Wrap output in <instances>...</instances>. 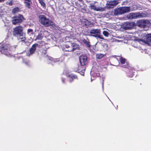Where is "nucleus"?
Segmentation results:
<instances>
[{
	"label": "nucleus",
	"mask_w": 151,
	"mask_h": 151,
	"mask_svg": "<svg viewBox=\"0 0 151 151\" xmlns=\"http://www.w3.org/2000/svg\"><path fill=\"white\" fill-rule=\"evenodd\" d=\"M138 25L140 27H148L151 26V23L150 21L147 20H140L138 21Z\"/></svg>",
	"instance_id": "9"
},
{
	"label": "nucleus",
	"mask_w": 151,
	"mask_h": 151,
	"mask_svg": "<svg viewBox=\"0 0 151 151\" xmlns=\"http://www.w3.org/2000/svg\"><path fill=\"white\" fill-rule=\"evenodd\" d=\"M24 63L26 65H29V61L25 62H24Z\"/></svg>",
	"instance_id": "29"
},
{
	"label": "nucleus",
	"mask_w": 151,
	"mask_h": 151,
	"mask_svg": "<svg viewBox=\"0 0 151 151\" xmlns=\"http://www.w3.org/2000/svg\"><path fill=\"white\" fill-rule=\"evenodd\" d=\"M146 39L144 40L143 39H140L136 37L134 40L137 41L141 44H149L151 43V34H148L146 36Z\"/></svg>",
	"instance_id": "5"
},
{
	"label": "nucleus",
	"mask_w": 151,
	"mask_h": 151,
	"mask_svg": "<svg viewBox=\"0 0 151 151\" xmlns=\"http://www.w3.org/2000/svg\"><path fill=\"white\" fill-rule=\"evenodd\" d=\"M129 24V22H126L124 25H125V24L128 25V24Z\"/></svg>",
	"instance_id": "31"
},
{
	"label": "nucleus",
	"mask_w": 151,
	"mask_h": 151,
	"mask_svg": "<svg viewBox=\"0 0 151 151\" xmlns=\"http://www.w3.org/2000/svg\"><path fill=\"white\" fill-rule=\"evenodd\" d=\"M23 28L21 26H17L14 29L13 31V35H19L20 36H22L23 34L22 33Z\"/></svg>",
	"instance_id": "10"
},
{
	"label": "nucleus",
	"mask_w": 151,
	"mask_h": 151,
	"mask_svg": "<svg viewBox=\"0 0 151 151\" xmlns=\"http://www.w3.org/2000/svg\"><path fill=\"white\" fill-rule=\"evenodd\" d=\"M83 42L85 44H86L88 47H90V45L89 44V42H88L86 40H83Z\"/></svg>",
	"instance_id": "23"
},
{
	"label": "nucleus",
	"mask_w": 151,
	"mask_h": 151,
	"mask_svg": "<svg viewBox=\"0 0 151 151\" xmlns=\"http://www.w3.org/2000/svg\"><path fill=\"white\" fill-rule=\"evenodd\" d=\"M84 71L85 70H82L81 71V74L82 75H84Z\"/></svg>",
	"instance_id": "28"
},
{
	"label": "nucleus",
	"mask_w": 151,
	"mask_h": 151,
	"mask_svg": "<svg viewBox=\"0 0 151 151\" xmlns=\"http://www.w3.org/2000/svg\"><path fill=\"white\" fill-rule=\"evenodd\" d=\"M128 18L130 19H136V13H130L128 15Z\"/></svg>",
	"instance_id": "17"
},
{
	"label": "nucleus",
	"mask_w": 151,
	"mask_h": 151,
	"mask_svg": "<svg viewBox=\"0 0 151 151\" xmlns=\"http://www.w3.org/2000/svg\"><path fill=\"white\" fill-rule=\"evenodd\" d=\"M66 76L68 77L70 80V82L72 81L74 79L77 78V77L76 76L73 74L67 75Z\"/></svg>",
	"instance_id": "16"
},
{
	"label": "nucleus",
	"mask_w": 151,
	"mask_h": 151,
	"mask_svg": "<svg viewBox=\"0 0 151 151\" xmlns=\"http://www.w3.org/2000/svg\"><path fill=\"white\" fill-rule=\"evenodd\" d=\"M130 11V7L129 6L118 8L114 10V14L115 15H117L129 12Z\"/></svg>",
	"instance_id": "3"
},
{
	"label": "nucleus",
	"mask_w": 151,
	"mask_h": 151,
	"mask_svg": "<svg viewBox=\"0 0 151 151\" xmlns=\"http://www.w3.org/2000/svg\"><path fill=\"white\" fill-rule=\"evenodd\" d=\"M24 3L25 4V6L27 7L28 9H29L30 6L32 4V2L31 0H24Z\"/></svg>",
	"instance_id": "15"
},
{
	"label": "nucleus",
	"mask_w": 151,
	"mask_h": 151,
	"mask_svg": "<svg viewBox=\"0 0 151 151\" xmlns=\"http://www.w3.org/2000/svg\"><path fill=\"white\" fill-rule=\"evenodd\" d=\"M91 9L96 11H103L105 10V7H102L101 6L96 7L93 4H91L90 6Z\"/></svg>",
	"instance_id": "11"
},
{
	"label": "nucleus",
	"mask_w": 151,
	"mask_h": 151,
	"mask_svg": "<svg viewBox=\"0 0 151 151\" xmlns=\"http://www.w3.org/2000/svg\"><path fill=\"white\" fill-rule=\"evenodd\" d=\"M49 58V61L50 60L51 61H52H52L53 60V61H54V62H55V60H53V59H52V58H51V57H50V58L49 57V58Z\"/></svg>",
	"instance_id": "27"
},
{
	"label": "nucleus",
	"mask_w": 151,
	"mask_h": 151,
	"mask_svg": "<svg viewBox=\"0 0 151 151\" xmlns=\"http://www.w3.org/2000/svg\"><path fill=\"white\" fill-rule=\"evenodd\" d=\"M19 11V9L18 7H16L14 8L12 11V13L14 14H15L18 12Z\"/></svg>",
	"instance_id": "21"
},
{
	"label": "nucleus",
	"mask_w": 151,
	"mask_h": 151,
	"mask_svg": "<svg viewBox=\"0 0 151 151\" xmlns=\"http://www.w3.org/2000/svg\"><path fill=\"white\" fill-rule=\"evenodd\" d=\"M129 27H125V28L126 29H127Z\"/></svg>",
	"instance_id": "34"
},
{
	"label": "nucleus",
	"mask_w": 151,
	"mask_h": 151,
	"mask_svg": "<svg viewBox=\"0 0 151 151\" xmlns=\"http://www.w3.org/2000/svg\"><path fill=\"white\" fill-rule=\"evenodd\" d=\"M136 18H140L145 16V14L143 13L138 12L136 13Z\"/></svg>",
	"instance_id": "19"
},
{
	"label": "nucleus",
	"mask_w": 151,
	"mask_h": 151,
	"mask_svg": "<svg viewBox=\"0 0 151 151\" xmlns=\"http://www.w3.org/2000/svg\"><path fill=\"white\" fill-rule=\"evenodd\" d=\"M4 0H0V2H2L4 1Z\"/></svg>",
	"instance_id": "33"
},
{
	"label": "nucleus",
	"mask_w": 151,
	"mask_h": 151,
	"mask_svg": "<svg viewBox=\"0 0 151 151\" xmlns=\"http://www.w3.org/2000/svg\"><path fill=\"white\" fill-rule=\"evenodd\" d=\"M118 0H110L107 1L105 8L107 9L113 8L119 3Z\"/></svg>",
	"instance_id": "7"
},
{
	"label": "nucleus",
	"mask_w": 151,
	"mask_h": 151,
	"mask_svg": "<svg viewBox=\"0 0 151 151\" xmlns=\"http://www.w3.org/2000/svg\"><path fill=\"white\" fill-rule=\"evenodd\" d=\"M24 19V18L21 15H18L12 17V22L14 24L16 25L21 23Z\"/></svg>",
	"instance_id": "8"
},
{
	"label": "nucleus",
	"mask_w": 151,
	"mask_h": 151,
	"mask_svg": "<svg viewBox=\"0 0 151 151\" xmlns=\"http://www.w3.org/2000/svg\"><path fill=\"white\" fill-rule=\"evenodd\" d=\"M79 70H80V69H78V72H79Z\"/></svg>",
	"instance_id": "35"
},
{
	"label": "nucleus",
	"mask_w": 151,
	"mask_h": 151,
	"mask_svg": "<svg viewBox=\"0 0 151 151\" xmlns=\"http://www.w3.org/2000/svg\"><path fill=\"white\" fill-rule=\"evenodd\" d=\"M38 45V44H35L32 45V47L29 50V52L30 54H32L34 52Z\"/></svg>",
	"instance_id": "14"
},
{
	"label": "nucleus",
	"mask_w": 151,
	"mask_h": 151,
	"mask_svg": "<svg viewBox=\"0 0 151 151\" xmlns=\"http://www.w3.org/2000/svg\"><path fill=\"white\" fill-rule=\"evenodd\" d=\"M8 4L10 5H12V1H10L8 3Z\"/></svg>",
	"instance_id": "30"
},
{
	"label": "nucleus",
	"mask_w": 151,
	"mask_h": 151,
	"mask_svg": "<svg viewBox=\"0 0 151 151\" xmlns=\"http://www.w3.org/2000/svg\"><path fill=\"white\" fill-rule=\"evenodd\" d=\"M101 32L100 29H92L90 32L91 36L103 40V36L101 35Z\"/></svg>",
	"instance_id": "6"
},
{
	"label": "nucleus",
	"mask_w": 151,
	"mask_h": 151,
	"mask_svg": "<svg viewBox=\"0 0 151 151\" xmlns=\"http://www.w3.org/2000/svg\"><path fill=\"white\" fill-rule=\"evenodd\" d=\"M103 35L106 37H108L109 36V33L107 31H103Z\"/></svg>",
	"instance_id": "24"
},
{
	"label": "nucleus",
	"mask_w": 151,
	"mask_h": 151,
	"mask_svg": "<svg viewBox=\"0 0 151 151\" xmlns=\"http://www.w3.org/2000/svg\"><path fill=\"white\" fill-rule=\"evenodd\" d=\"M41 6L44 9H45L46 7V4L44 1V0H38Z\"/></svg>",
	"instance_id": "18"
},
{
	"label": "nucleus",
	"mask_w": 151,
	"mask_h": 151,
	"mask_svg": "<svg viewBox=\"0 0 151 151\" xmlns=\"http://www.w3.org/2000/svg\"><path fill=\"white\" fill-rule=\"evenodd\" d=\"M39 21L42 24L46 26H48L52 24V21L47 18L44 15H40L39 16Z\"/></svg>",
	"instance_id": "4"
},
{
	"label": "nucleus",
	"mask_w": 151,
	"mask_h": 151,
	"mask_svg": "<svg viewBox=\"0 0 151 151\" xmlns=\"http://www.w3.org/2000/svg\"><path fill=\"white\" fill-rule=\"evenodd\" d=\"M29 54V52H28V53H27V55L28 56H29L30 55V54Z\"/></svg>",
	"instance_id": "32"
},
{
	"label": "nucleus",
	"mask_w": 151,
	"mask_h": 151,
	"mask_svg": "<svg viewBox=\"0 0 151 151\" xmlns=\"http://www.w3.org/2000/svg\"><path fill=\"white\" fill-rule=\"evenodd\" d=\"M10 46L3 41L0 43V52L10 57L11 55V49Z\"/></svg>",
	"instance_id": "1"
},
{
	"label": "nucleus",
	"mask_w": 151,
	"mask_h": 151,
	"mask_svg": "<svg viewBox=\"0 0 151 151\" xmlns=\"http://www.w3.org/2000/svg\"><path fill=\"white\" fill-rule=\"evenodd\" d=\"M79 60L81 65H84L87 61V57L85 55H82L80 57Z\"/></svg>",
	"instance_id": "12"
},
{
	"label": "nucleus",
	"mask_w": 151,
	"mask_h": 151,
	"mask_svg": "<svg viewBox=\"0 0 151 151\" xmlns=\"http://www.w3.org/2000/svg\"><path fill=\"white\" fill-rule=\"evenodd\" d=\"M33 30L31 29H29L28 30L27 33L29 35H31L32 34Z\"/></svg>",
	"instance_id": "25"
},
{
	"label": "nucleus",
	"mask_w": 151,
	"mask_h": 151,
	"mask_svg": "<svg viewBox=\"0 0 151 151\" xmlns=\"http://www.w3.org/2000/svg\"><path fill=\"white\" fill-rule=\"evenodd\" d=\"M116 59H117V60H120V62L121 64H125V59L123 58L120 56H118V58H116ZM128 66V64H127V63H125V65H124L123 66V67L124 68H127Z\"/></svg>",
	"instance_id": "13"
},
{
	"label": "nucleus",
	"mask_w": 151,
	"mask_h": 151,
	"mask_svg": "<svg viewBox=\"0 0 151 151\" xmlns=\"http://www.w3.org/2000/svg\"><path fill=\"white\" fill-rule=\"evenodd\" d=\"M65 51L68 52H72L75 50L79 48V46L78 45L70 42L66 43L65 45Z\"/></svg>",
	"instance_id": "2"
},
{
	"label": "nucleus",
	"mask_w": 151,
	"mask_h": 151,
	"mask_svg": "<svg viewBox=\"0 0 151 151\" xmlns=\"http://www.w3.org/2000/svg\"><path fill=\"white\" fill-rule=\"evenodd\" d=\"M18 40L24 42L26 40V38L25 37H20L18 38Z\"/></svg>",
	"instance_id": "26"
},
{
	"label": "nucleus",
	"mask_w": 151,
	"mask_h": 151,
	"mask_svg": "<svg viewBox=\"0 0 151 151\" xmlns=\"http://www.w3.org/2000/svg\"><path fill=\"white\" fill-rule=\"evenodd\" d=\"M104 56V55L102 54H98L96 55V58L98 59H101Z\"/></svg>",
	"instance_id": "20"
},
{
	"label": "nucleus",
	"mask_w": 151,
	"mask_h": 151,
	"mask_svg": "<svg viewBox=\"0 0 151 151\" xmlns=\"http://www.w3.org/2000/svg\"><path fill=\"white\" fill-rule=\"evenodd\" d=\"M62 81H63V80H62Z\"/></svg>",
	"instance_id": "36"
},
{
	"label": "nucleus",
	"mask_w": 151,
	"mask_h": 151,
	"mask_svg": "<svg viewBox=\"0 0 151 151\" xmlns=\"http://www.w3.org/2000/svg\"><path fill=\"white\" fill-rule=\"evenodd\" d=\"M43 36L42 34H39L37 36L36 40H41L43 38Z\"/></svg>",
	"instance_id": "22"
}]
</instances>
